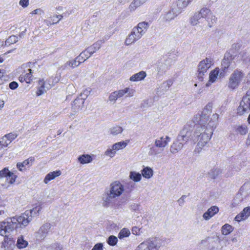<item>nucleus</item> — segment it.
I'll use <instances>...</instances> for the list:
<instances>
[{
	"instance_id": "13",
	"label": "nucleus",
	"mask_w": 250,
	"mask_h": 250,
	"mask_svg": "<svg viewBox=\"0 0 250 250\" xmlns=\"http://www.w3.org/2000/svg\"><path fill=\"white\" fill-rule=\"evenodd\" d=\"M39 87L36 92L38 96H41L47 90L51 88L54 85V82L52 78H50L47 81L45 82L43 79L39 81Z\"/></svg>"
},
{
	"instance_id": "29",
	"label": "nucleus",
	"mask_w": 250,
	"mask_h": 250,
	"mask_svg": "<svg viewBox=\"0 0 250 250\" xmlns=\"http://www.w3.org/2000/svg\"><path fill=\"white\" fill-rule=\"evenodd\" d=\"M234 131L236 134L245 135L248 132V127L246 125H236Z\"/></svg>"
},
{
	"instance_id": "39",
	"label": "nucleus",
	"mask_w": 250,
	"mask_h": 250,
	"mask_svg": "<svg viewBox=\"0 0 250 250\" xmlns=\"http://www.w3.org/2000/svg\"><path fill=\"white\" fill-rule=\"evenodd\" d=\"M61 173H48L44 179V182L47 184L50 181L59 176Z\"/></svg>"
},
{
	"instance_id": "35",
	"label": "nucleus",
	"mask_w": 250,
	"mask_h": 250,
	"mask_svg": "<svg viewBox=\"0 0 250 250\" xmlns=\"http://www.w3.org/2000/svg\"><path fill=\"white\" fill-rule=\"evenodd\" d=\"M80 59L79 60L78 59L77 57L74 60L67 61L65 63L64 66L65 67H67L68 66L72 68H74L75 67H77L80 65V63L79 62H80Z\"/></svg>"
},
{
	"instance_id": "51",
	"label": "nucleus",
	"mask_w": 250,
	"mask_h": 250,
	"mask_svg": "<svg viewBox=\"0 0 250 250\" xmlns=\"http://www.w3.org/2000/svg\"><path fill=\"white\" fill-rule=\"evenodd\" d=\"M108 100L112 104L116 103L117 100L113 92L110 94L108 97Z\"/></svg>"
},
{
	"instance_id": "48",
	"label": "nucleus",
	"mask_w": 250,
	"mask_h": 250,
	"mask_svg": "<svg viewBox=\"0 0 250 250\" xmlns=\"http://www.w3.org/2000/svg\"><path fill=\"white\" fill-rule=\"evenodd\" d=\"M129 177L134 181L139 182L140 181L142 176L140 173H130Z\"/></svg>"
},
{
	"instance_id": "47",
	"label": "nucleus",
	"mask_w": 250,
	"mask_h": 250,
	"mask_svg": "<svg viewBox=\"0 0 250 250\" xmlns=\"http://www.w3.org/2000/svg\"><path fill=\"white\" fill-rule=\"evenodd\" d=\"M130 234V231L125 228L122 229L118 234V237L122 239L125 237H127Z\"/></svg>"
},
{
	"instance_id": "21",
	"label": "nucleus",
	"mask_w": 250,
	"mask_h": 250,
	"mask_svg": "<svg viewBox=\"0 0 250 250\" xmlns=\"http://www.w3.org/2000/svg\"><path fill=\"white\" fill-rule=\"evenodd\" d=\"M34 161L35 158L30 157L22 163H18L17 167L20 171H26L28 170V168L33 165Z\"/></svg>"
},
{
	"instance_id": "40",
	"label": "nucleus",
	"mask_w": 250,
	"mask_h": 250,
	"mask_svg": "<svg viewBox=\"0 0 250 250\" xmlns=\"http://www.w3.org/2000/svg\"><path fill=\"white\" fill-rule=\"evenodd\" d=\"M161 151V149L155 145L150 146L148 154L149 156H156L160 153Z\"/></svg>"
},
{
	"instance_id": "58",
	"label": "nucleus",
	"mask_w": 250,
	"mask_h": 250,
	"mask_svg": "<svg viewBox=\"0 0 250 250\" xmlns=\"http://www.w3.org/2000/svg\"><path fill=\"white\" fill-rule=\"evenodd\" d=\"M140 229L138 228L135 227L132 228V233L135 235H139L140 234Z\"/></svg>"
},
{
	"instance_id": "25",
	"label": "nucleus",
	"mask_w": 250,
	"mask_h": 250,
	"mask_svg": "<svg viewBox=\"0 0 250 250\" xmlns=\"http://www.w3.org/2000/svg\"><path fill=\"white\" fill-rule=\"evenodd\" d=\"M170 65L166 62H158L157 65L158 74L162 75L169 69Z\"/></svg>"
},
{
	"instance_id": "9",
	"label": "nucleus",
	"mask_w": 250,
	"mask_h": 250,
	"mask_svg": "<svg viewBox=\"0 0 250 250\" xmlns=\"http://www.w3.org/2000/svg\"><path fill=\"white\" fill-rule=\"evenodd\" d=\"M233 59L234 57L230 53L226 52L221 62V71L220 73V77H224L229 69L232 70L235 67V64H233L234 63L233 62Z\"/></svg>"
},
{
	"instance_id": "43",
	"label": "nucleus",
	"mask_w": 250,
	"mask_h": 250,
	"mask_svg": "<svg viewBox=\"0 0 250 250\" xmlns=\"http://www.w3.org/2000/svg\"><path fill=\"white\" fill-rule=\"evenodd\" d=\"M92 55L91 53L87 51V49L86 48L83 51L79 56H78V59L79 60L81 58H82L83 61H85L87 59H88Z\"/></svg>"
},
{
	"instance_id": "34",
	"label": "nucleus",
	"mask_w": 250,
	"mask_h": 250,
	"mask_svg": "<svg viewBox=\"0 0 250 250\" xmlns=\"http://www.w3.org/2000/svg\"><path fill=\"white\" fill-rule=\"evenodd\" d=\"M78 162L82 164L90 163L92 161L91 156L88 154H83L78 158Z\"/></svg>"
},
{
	"instance_id": "16",
	"label": "nucleus",
	"mask_w": 250,
	"mask_h": 250,
	"mask_svg": "<svg viewBox=\"0 0 250 250\" xmlns=\"http://www.w3.org/2000/svg\"><path fill=\"white\" fill-rule=\"evenodd\" d=\"M143 36L138 29L134 27L130 34H129L125 40V44L127 45H130L139 40Z\"/></svg>"
},
{
	"instance_id": "53",
	"label": "nucleus",
	"mask_w": 250,
	"mask_h": 250,
	"mask_svg": "<svg viewBox=\"0 0 250 250\" xmlns=\"http://www.w3.org/2000/svg\"><path fill=\"white\" fill-rule=\"evenodd\" d=\"M19 4L23 8L27 7L29 4V0H20Z\"/></svg>"
},
{
	"instance_id": "28",
	"label": "nucleus",
	"mask_w": 250,
	"mask_h": 250,
	"mask_svg": "<svg viewBox=\"0 0 250 250\" xmlns=\"http://www.w3.org/2000/svg\"><path fill=\"white\" fill-rule=\"evenodd\" d=\"M0 177H5L6 181L12 184L15 182L17 176L14 173H0Z\"/></svg>"
},
{
	"instance_id": "37",
	"label": "nucleus",
	"mask_w": 250,
	"mask_h": 250,
	"mask_svg": "<svg viewBox=\"0 0 250 250\" xmlns=\"http://www.w3.org/2000/svg\"><path fill=\"white\" fill-rule=\"evenodd\" d=\"M101 47V42H96V43L93 44L91 46L87 48V51H89L91 55H92L94 53L96 52L97 50H98Z\"/></svg>"
},
{
	"instance_id": "61",
	"label": "nucleus",
	"mask_w": 250,
	"mask_h": 250,
	"mask_svg": "<svg viewBox=\"0 0 250 250\" xmlns=\"http://www.w3.org/2000/svg\"><path fill=\"white\" fill-rule=\"evenodd\" d=\"M241 47V45L239 43H234L232 45V48L236 50H238Z\"/></svg>"
},
{
	"instance_id": "1",
	"label": "nucleus",
	"mask_w": 250,
	"mask_h": 250,
	"mask_svg": "<svg viewBox=\"0 0 250 250\" xmlns=\"http://www.w3.org/2000/svg\"><path fill=\"white\" fill-rule=\"evenodd\" d=\"M134 186L135 184L130 182L128 184V188L125 189L119 181H115L111 183L109 189L103 194L102 198L103 207H109L124 191L127 193L131 192L134 189Z\"/></svg>"
},
{
	"instance_id": "14",
	"label": "nucleus",
	"mask_w": 250,
	"mask_h": 250,
	"mask_svg": "<svg viewBox=\"0 0 250 250\" xmlns=\"http://www.w3.org/2000/svg\"><path fill=\"white\" fill-rule=\"evenodd\" d=\"M86 93L84 96L82 94H81L74 101L72 104V109L75 112H77L82 109L83 107L84 103V100L86 98L88 95L89 91H84Z\"/></svg>"
},
{
	"instance_id": "18",
	"label": "nucleus",
	"mask_w": 250,
	"mask_h": 250,
	"mask_svg": "<svg viewBox=\"0 0 250 250\" xmlns=\"http://www.w3.org/2000/svg\"><path fill=\"white\" fill-rule=\"evenodd\" d=\"M180 13L181 11L176 8L175 6L173 5L171 9L162 16L163 21L165 22H169Z\"/></svg>"
},
{
	"instance_id": "27",
	"label": "nucleus",
	"mask_w": 250,
	"mask_h": 250,
	"mask_svg": "<svg viewBox=\"0 0 250 250\" xmlns=\"http://www.w3.org/2000/svg\"><path fill=\"white\" fill-rule=\"evenodd\" d=\"M218 118L219 115L218 114H213L206 126H208V128H210L213 130L214 128H215L217 125Z\"/></svg>"
},
{
	"instance_id": "4",
	"label": "nucleus",
	"mask_w": 250,
	"mask_h": 250,
	"mask_svg": "<svg viewBox=\"0 0 250 250\" xmlns=\"http://www.w3.org/2000/svg\"><path fill=\"white\" fill-rule=\"evenodd\" d=\"M40 210V208H35L30 210H26L21 215L17 217H13L9 221L5 222L6 232L9 233L16 229L19 225L23 227L27 226L32 220V214L33 212H38Z\"/></svg>"
},
{
	"instance_id": "44",
	"label": "nucleus",
	"mask_w": 250,
	"mask_h": 250,
	"mask_svg": "<svg viewBox=\"0 0 250 250\" xmlns=\"http://www.w3.org/2000/svg\"><path fill=\"white\" fill-rule=\"evenodd\" d=\"M123 129L121 126H115L110 129V132L113 135H116L121 133L123 132Z\"/></svg>"
},
{
	"instance_id": "19",
	"label": "nucleus",
	"mask_w": 250,
	"mask_h": 250,
	"mask_svg": "<svg viewBox=\"0 0 250 250\" xmlns=\"http://www.w3.org/2000/svg\"><path fill=\"white\" fill-rule=\"evenodd\" d=\"M51 226V224L48 222L42 225L37 232L39 238L42 240L44 239L48 235Z\"/></svg>"
},
{
	"instance_id": "7",
	"label": "nucleus",
	"mask_w": 250,
	"mask_h": 250,
	"mask_svg": "<svg viewBox=\"0 0 250 250\" xmlns=\"http://www.w3.org/2000/svg\"><path fill=\"white\" fill-rule=\"evenodd\" d=\"M211 112V106L210 104H207L203 111H199L193 118V122H191L194 125L196 124V126H205V125L208 121L209 116Z\"/></svg>"
},
{
	"instance_id": "59",
	"label": "nucleus",
	"mask_w": 250,
	"mask_h": 250,
	"mask_svg": "<svg viewBox=\"0 0 250 250\" xmlns=\"http://www.w3.org/2000/svg\"><path fill=\"white\" fill-rule=\"evenodd\" d=\"M44 22L47 25H50L54 24L57 23L59 22V21H52L51 20H45L44 21Z\"/></svg>"
},
{
	"instance_id": "52",
	"label": "nucleus",
	"mask_w": 250,
	"mask_h": 250,
	"mask_svg": "<svg viewBox=\"0 0 250 250\" xmlns=\"http://www.w3.org/2000/svg\"><path fill=\"white\" fill-rule=\"evenodd\" d=\"M6 136L8 138V139L10 143H11L13 140H14L17 137V135L15 133H8L6 134Z\"/></svg>"
},
{
	"instance_id": "64",
	"label": "nucleus",
	"mask_w": 250,
	"mask_h": 250,
	"mask_svg": "<svg viewBox=\"0 0 250 250\" xmlns=\"http://www.w3.org/2000/svg\"><path fill=\"white\" fill-rule=\"evenodd\" d=\"M217 176V174H215V173H208V177H210L212 179H215L216 177Z\"/></svg>"
},
{
	"instance_id": "23",
	"label": "nucleus",
	"mask_w": 250,
	"mask_h": 250,
	"mask_svg": "<svg viewBox=\"0 0 250 250\" xmlns=\"http://www.w3.org/2000/svg\"><path fill=\"white\" fill-rule=\"evenodd\" d=\"M218 211L219 208L215 206H212L208 208V210L204 213L203 218L206 220H208L218 213Z\"/></svg>"
},
{
	"instance_id": "57",
	"label": "nucleus",
	"mask_w": 250,
	"mask_h": 250,
	"mask_svg": "<svg viewBox=\"0 0 250 250\" xmlns=\"http://www.w3.org/2000/svg\"><path fill=\"white\" fill-rule=\"evenodd\" d=\"M43 13V11L40 8L36 9L30 13L32 15H41Z\"/></svg>"
},
{
	"instance_id": "8",
	"label": "nucleus",
	"mask_w": 250,
	"mask_h": 250,
	"mask_svg": "<svg viewBox=\"0 0 250 250\" xmlns=\"http://www.w3.org/2000/svg\"><path fill=\"white\" fill-rule=\"evenodd\" d=\"M162 244V241L159 238H150L141 243L135 250H159Z\"/></svg>"
},
{
	"instance_id": "24",
	"label": "nucleus",
	"mask_w": 250,
	"mask_h": 250,
	"mask_svg": "<svg viewBox=\"0 0 250 250\" xmlns=\"http://www.w3.org/2000/svg\"><path fill=\"white\" fill-rule=\"evenodd\" d=\"M250 215V207H246L243 209L242 212L237 215L235 217L236 221L240 222L241 220L247 219Z\"/></svg>"
},
{
	"instance_id": "12",
	"label": "nucleus",
	"mask_w": 250,
	"mask_h": 250,
	"mask_svg": "<svg viewBox=\"0 0 250 250\" xmlns=\"http://www.w3.org/2000/svg\"><path fill=\"white\" fill-rule=\"evenodd\" d=\"M127 144L128 142L125 141L114 144L112 146L111 148L106 149L104 152V155L109 157L110 158H113L115 155L117 151L125 148L127 146Z\"/></svg>"
},
{
	"instance_id": "22",
	"label": "nucleus",
	"mask_w": 250,
	"mask_h": 250,
	"mask_svg": "<svg viewBox=\"0 0 250 250\" xmlns=\"http://www.w3.org/2000/svg\"><path fill=\"white\" fill-rule=\"evenodd\" d=\"M170 141V138L167 136L165 137H161L155 140V145L161 149V151H162Z\"/></svg>"
},
{
	"instance_id": "15",
	"label": "nucleus",
	"mask_w": 250,
	"mask_h": 250,
	"mask_svg": "<svg viewBox=\"0 0 250 250\" xmlns=\"http://www.w3.org/2000/svg\"><path fill=\"white\" fill-rule=\"evenodd\" d=\"M248 110H250V96L245 95L240 103V105L237 108V112L239 115H243Z\"/></svg>"
},
{
	"instance_id": "42",
	"label": "nucleus",
	"mask_w": 250,
	"mask_h": 250,
	"mask_svg": "<svg viewBox=\"0 0 250 250\" xmlns=\"http://www.w3.org/2000/svg\"><path fill=\"white\" fill-rule=\"evenodd\" d=\"M10 144L8 138L5 135L0 140V148L2 149L3 147H7Z\"/></svg>"
},
{
	"instance_id": "56",
	"label": "nucleus",
	"mask_w": 250,
	"mask_h": 250,
	"mask_svg": "<svg viewBox=\"0 0 250 250\" xmlns=\"http://www.w3.org/2000/svg\"><path fill=\"white\" fill-rule=\"evenodd\" d=\"M9 86L11 89L14 90L18 87V84L17 82L13 81L9 83Z\"/></svg>"
},
{
	"instance_id": "30",
	"label": "nucleus",
	"mask_w": 250,
	"mask_h": 250,
	"mask_svg": "<svg viewBox=\"0 0 250 250\" xmlns=\"http://www.w3.org/2000/svg\"><path fill=\"white\" fill-rule=\"evenodd\" d=\"M192 1V0H178L174 6L180 10L181 13L183 9L185 8Z\"/></svg>"
},
{
	"instance_id": "33",
	"label": "nucleus",
	"mask_w": 250,
	"mask_h": 250,
	"mask_svg": "<svg viewBox=\"0 0 250 250\" xmlns=\"http://www.w3.org/2000/svg\"><path fill=\"white\" fill-rule=\"evenodd\" d=\"M220 69L218 67L211 71L209 76V82L214 83L216 80L218 76H220Z\"/></svg>"
},
{
	"instance_id": "55",
	"label": "nucleus",
	"mask_w": 250,
	"mask_h": 250,
	"mask_svg": "<svg viewBox=\"0 0 250 250\" xmlns=\"http://www.w3.org/2000/svg\"><path fill=\"white\" fill-rule=\"evenodd\" d=\"M103 245L102 243L96 244L91 250H103Z\"/></svg>"
},
{
	"instance_id": "63",
	"label": "nucleus",
	"mask_w": 250,
	"mask_h": 250,
	"mask_svg": "<svg viewBox=\"0 0 250 250\" xmlns=\"http://www.w3.org/2000/svg\"><path fill=\"white\" fill-rule=\"evenodd\" d=\"M53 247L55 248V250H61L62 249V246L58 243L54 244Z\"/></svg>"
},
{
	"instance_id": "41",
	"label": "nucleus",
	"mask_w": 250,
	"mask_h": 250,
	"mask_svg": "<svg viewBox=\"0 0 250 250\" xmlns=\"http://www.w3.org/2000/svg\"><path fill=\"white\" fill-rule=\"evenodd\" d=\"M222 233L223 235H228L233 230V228L229 224H225L222 227Z\"/></svg>"
},
{
	"instance_id": "6",
	"label": "nucleus",
	"mask_w": 250,
	"mask_h": 250,
	"mask_svg": "<svg viewBox=\"0 0 250 250\" xmlns=\"http://www.w3.org/2000/svg\"><path fill=\"white\" fill-rule=\"evenodd\" d=\"M211 112V106L210 104H207L203 111H199L193 118V122H191L194 125L196 124V126H205V125L208 121L209 116Z\"/></svg>"
},
{
	"instance_id": "31",
	"label": "nucleus",
	"mask_w": 250,
	"mask_h": 250,
	"mask_svg": "<svg viewBox=\"0 0 250 250\" xmlns=\"http://www.w3.org/2000/svg\"><path fill=\"white\" fill-rule=\"evenodd\" d=\"M149 27V23L147 22L143 21L139 22L137 25L135 27L136 29H138V31L144 35Z\"/></svg>"
},
{
	"instance_id": "62",
	"label": "nucleus",
	"mask_w": 250,
	"mask_h": 250,
	"mask_svg": "<svg viewBox=\"0 0 250 250\" xmlns=\"http://www.w3.org/2000/svg\"><path fill=\"white\" fill-rule=\"evenodd\" d=\"M141 172H153L152 169L148 167H145L143 168L142 170H141Z\"/></svg>"
},
{
	"instance_id": "32",
	"label": "nucleus",
	"mask_w": 250,
	"mask_h": 250,
	"mask_svg": "<svg viewBox=\"0 0 250 250\" xmlns=\"http://www.w3.org/2000/svg\"><path fill=\"white\" fill-rule=\"evenodd\" d=\"M146 0H134L130 4L129 9L130 11H135L138 7L145 3Z\"/></svg>"
},
{
	"instance_id": "2",
	"label": "nucleus",
	"mask_w": 250,
	"mask_h": 250,
	"mask_svg": "<svg viewBox=\"0 0 250 250\" xmlns=\"http://www.w3.org/2000/svg\"><path fill=\"white\" fill-rule=\"evenodd\" d=\"M189 21L192 26L200 25L201 27H203L207 23L211 28L216 23L217 18L209 8L203 7L195 12Z\"/></svg>"
},
{
	"instance_id": "20",
	"label": "nucleus",
	"mask_w": 250,
	"mask_h": 250,
	"mask_svg": "<svg viewBox=\"0 0 250 250\" xmlns=\"http://www.w3.org/2000/svg\"><path fill=\"white\" fill-rule=\"evenodd\" d=\"M247 185H244L240 188L239 192L233 199V204L235 205L239 204L248 195V193L246 192Z\"/></svg>"
},
{
	"instance_id": "45",
	"label": "nucleus",
	"mask_w": 250,
	"mask_h": 250,
	"mask_svg": "<svg viewBox=\"0 0 250 250\" xmlns=\"http://www.w3.org/2000/svg\"><path fill=\"white\" fill-rule=\"evenodd\" d=\"M18 41V37L15 35L10 36L5 41V45L13 44Z\"/></svg>"
},
{
	"instance_id": "54",
	"label": "nucleus",
	"mask_w": 250,
	"mask_h": 250,
	"mask_svg": "<svg viewBox=\"0 0 250 250\" xmlns=\"http://www.w3.org/2000/svg\"><path fill=\"white\" fill-rule=\"evenodd\" d=\"M173 81L171 80H169L163 83L166 89H168L172 84Z\"/></svg>"
},
{
	"instance_id": "17",
	"label": "nucleus",
	"mask_w": 250,
	"mask_h": 250,
	"mask_svg": "<svg viewBox=\"0 0 250 250\" xmlns=\"http://www.w3.org/2000/svg\"><path fill=\"white\" fill-rule=\"evenodd\" d=\"M117 100L125 97H131L134 96L135 90L129 87H125L124 89H120L113 92Z\"/></svg>"
},
{
	"instance_id": "10",
	"label": "nucleus",
	"mask_w": 250,
	"mask_h": 250,
	"mask_svg": "<svg viewBox=\"0 0 250 250\" xmlns=\"http://www.w3.org/2000/svg\"><path fill=\"white\" fill-rule=\"evenodd\" d=\"M245 76V75L242 71L238 69L235 70L229 78V88L233 90L237 87L244 78Z\"/></svg>"
},
{
	"instance_id": "46",
	"label": "nucleus",
	"mask_w": 250,
	"mask_h": 250,
	"mask_svg": "<svg viewBox=\"0 0 250 250\" xmlns=\"http://www.w3.org/2000/svg\"><path fill=\"white\" fill-rule=\"evenodd\" d=\"M117 242V238L114 235L110 236L107 240V243H108V244L111 246H114L116 245Z\"/></svg>"
},
{
	"instance_id": "11",
	"label": "nucleus",
	"mask_w": 250,
	"mask_h": 250,
	"mask_svg": "<svg viewBox=\"0 0 250 250\" xmlns=\"http://www.w3.org/2000/svg\"><path fill=\"white\" fill-rule=\"evenodd\" d=\"M214 64V60L211 58H206L201 61L198 65V78L200 81L203 80V76L208 70Z\"/></svg>"
},
{
	"instance_id": "3",
	"label": "nucleus",
	"mask_w": 250,
	"mask_h": 250,
	"mask_svg": "<svg viewBox=\"0 0 250 250\" xmlns=\"http://www.w3.org/2000/svg\"><path fill=\"white\" fill-rule=\"evenodd\" d=\"M195 125L191 122H188L184 125L178 135L176 140L170 146V151L172 153H176L190 140H193L192 131Z\"/></svg>"
},
{
	"instance_id": "38",
	"label": "nucleus",
	"mask_w": 250,
	"mask_h": 250,
	"mask_svg": "<svg viewBox=\"0 0 250 250\" xmlns=\"http://www.w3.org/2000/svg\"><path fill=\"white\" fill-rule=\"evenodd\" d=\"M32 70L31 69H28L26 71L22 73L26 83H29L32 81Z\"/></svg>"
},
{
	"instance_id": "26",
	"label": "nucleus",
	"mask_w": 250,
	"mask_h": 250,
	"mask_svg": "<svg viewBox=\"0 0 250 250\" xmlns=\"http://www.w3.org/2000/svg\"><path fill=\"white\" fill-rule=\"evenodd\" d=\"M146 76V72L144 71H141L131 76L129 78V80L131 82L140 81L144 80Z\"/></svg>"
},
{
	"instance_id": "60",
	"label": "nucleus",
	"mask_w": 250,
	"mask_h": 250,
	"mask_svg": "<svg viewBox=\"0 0 250 250\" xmlns=\"http://www.w3.org/2000/svg\"><path fill=\"white\" fill-rule=\"evenodd\" d=\"M143 176L146 178L149 179L153 176V173H141Z\"/></svg>"
},
{
	"instance_id": "49",
	"label": "nucleus",
	"mask_w": 250,
	"mask_h": 250,
	"mask_svg": "<svg viewBox=\"0 0 250 250\" xmlns=\"http://www.w3.org/2000/svg\"><path fill=\"white\" fill-rule=\"evenodd\" d=\"M6 227L5 222H0V235L1 236H6Z\"/></svg>"
},
{
	"instance_id": "36",
	"label": "nucleus",
	"mask_w": 250,
	"mask_h": 250,
	"mask_svg": "<svg viewBox=\"0 0 250 250\" xmlns=\"http://www.w3.org/2000/svg\"><path fill=\"white\" fill-rule=\"evenodd\" d=\"M16 245L19 249H23L27 246L28 242L21 236L18 238Z\"/></svg>"
},
{
	"instance_id": "50",
	"label": "nucleus",
	"mask_w": 250,
	"mask_h": 250,
	"mask_svg": "<svg viewBox=\"0 0 250 250\" xmlns=\"http://www.w3.org/2000/svg\"><path fill=\"white\" fill-rule=\"evenodd\" d=\"M240 55H241V57L242 60L245 63H247L250 61V59L249 57V56L247 53H244V52L241 53L240 54Z\"/></svg>"
},
{
	"instance_id": "5",
	"label": "nucleus",
	"mask_w": 250,
	"mask_h": 250,
	"mask_svg": "<svg viewBox=\"0 0 250 250\" xmlns=\"http://www.w3.org/2000/svg\"><path fill=\"white\" fill-rule=\"evenodd\" d=\"M212 134L213 129L198 125L193 133V141L197 142V146L202 148L208 142Z\"/></svg>"
}]
</instances>
